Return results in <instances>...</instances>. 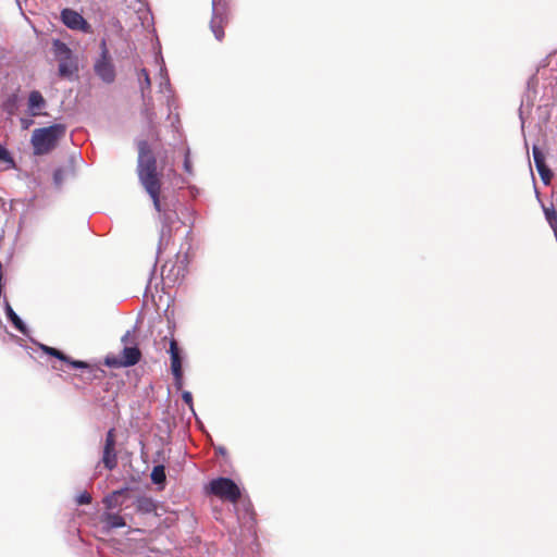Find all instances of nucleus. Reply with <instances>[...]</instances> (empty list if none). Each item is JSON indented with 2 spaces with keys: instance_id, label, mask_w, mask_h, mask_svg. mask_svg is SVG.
<instances>
[{
  "instance_id": "f257e3e1",
  "label": "nucleus",
  "mask_w": 557,
  "mask_h": 557,
  "mask_svg": "<svg viewBox=\"0 0 557 557\" xmlns=\"http://www.w3.org/2000/svg\"><path fill=\"white\" fill-rule=\"evenodd\" d=\"M138 165L137 172L139 181L152 199L154 209L158 212H162L161 200H160V188L161 182L160 176L157 173V162L152 156L147 141H140L138 145Z\"/></svg>"
},
{
  "instance_id": "f03ea898",
  "label": "nucleus",
  "mask_w": 557,
  "mask_h": 557,
  "mask_svg": "<svg viewBox=\"0 0 557 557\" xmlns=\"http://www.w3.org/2000/svg\"><path fill=\"white\" fill-rule=\"evenodd\" d=\"M65 126L53 124L48 127L36 128L32 135V145L37 156L46 154L54 149L58 141L64 136Z\"/></svg>"
},
{
  "instance_id": "7ed1b4c3",
  "label": "nucleus",
  "mask_w": 557,
  "mask_h": 557,
  "mask_svg": "<svg viewBox=\"0 0 557 557\" xmlns=\"http://www.w3.org/2000/svg\"><path fill=\"white\" fill-rule=\"evenodd\" d=\"M53 54L59 62L58 73L61 77L71 78L78 70L72 50L60 39L52 41Z\"/></svg>"
},
{
  "instance_id": "20e7f679",
  "label": "nucleus",
  "mask_w": 557,
  "mask_h": 557,
  "mask_svg": "<svg viewBox=\"0 0 557 557\" xmlns=\"http://www.w3.org/2000/svg\"><path fill=\"white\" fill-rule=\"evenodd\" d=\"M209 491L220 498L236 503L240 497L239 487L228 478H218L210 482Z\"/></svg>"
},
{
  "instance_id": "39448f33",
  "label": "nucleus",
  "mask_w": 557,
  "mask_h": 557,
  "mask_svg": "<svg viewBox=\"0 0 557 557\" xmlns=\"http://www.w3.org/2000/svg\"><path fill=\"white\" fill-rule=\"evenodd\" d=\"M100 58L95 62L94 70L96 75L104 83L111 84L115 79V67L110 58L106 41L101 42Z\"/></svg>"
},
{
  "instance_id": "423d86ee",
  "label": "nucleus",
  "mask_w": 557,
  "mask_h": 557,
  "mask_svg": "<svg viewBox=\"0 0 557 557\" xmlns=\"http://www.w3.org/2000/svg\"><path fill=\"white\" fill-rule=\"evenodd\" d=\"M153 329L158 333L153 338L154 346L158 348H178L170 322L159 320Z\"/></svg>"
},
{
  "instance_id": "0eeeda50",
  "label": "nucleus",
  "mask_w": 557,
  "mask_h": 557,
  "mask_svg": "<svg viewBox=\"0 0 557 557\" xmlns=\"http://www.w3.org/2000/svg\"><path fill=\"white\" fill-rule=\"evenodd\" d=\"M141 358V350H122L119 355H109L104 364L109 368L120 369L136 364Z\"/></svg>"
},
{
  "instance_id": "6e6552de",
  "label": "nucleus",
  "mask_w": 557,
  "mask_h": 557,
  "mask_svg": "<svg viewBox=\"0 0 557 557\" xmlns=\"http://www.w3.org/2000/svg\"><path fill=\"white\" fill-rule=\"evenodd\" d=\"M160 60H161L162 64L160 65V71H159V76H160L159 89H160V92L165 94L166 106L169 107V110H170L169 119L171 120L172 126L175 127V129H178L177 126L175 125L176 123L180 122L178 115L177 114L172 115V107L174 106V99H173L172 89H171V85H170V78L168 76L166 69L163 64V59L161 57H160ZM157 61H159V57H157Z\"/></svg>"
},
{
  "instance_id": "1a4fd4ad",
  "label": "nucleus",
  "mask_w": 557,
  "mask_h": 557,
  "mask_svg": "<svg viewBox=\"0 0 557 557\" xmlns=\"http://www.w3.org/2000/svg\"><path fill=\"white\" fill-rule=\"evenodd\" d=\"M137 79L141 91V97L145 102V115L149 123H152L156 114L152 109L151 97L147 94L150 90L151 81L146 69H140L137 73Z\"/></svg>"
},
{
  "instance_id": "9d476101",
  "label": "nucleus",
  "mask_w": 557,
  "mask_h": 557,
  "mask_svg": "<svg viewBox=\"0 0 557 557\" xmlns=\"http://www.w3.org/2000/svg\"><path fill=\"white\" fill-rule=\"evenodd\" d=\"M186 257L177 255L175 263L168 262L162 267V277L172 284L180 282L186 274Z\"/></svg>"
},
{
  "instance_id": "9b49d317",
  "label": "nucleus",
  "mask_w": 557,
  "mask_h": 557,
  "mask_svg": "<svg viewBox=\"0 0 557 557\" xmlns=\"http://www.w3.org/2000/svg\"><path fill=\"white\" fill-rule=\"evenodd\" d=\"M35 352H41L42 356L46 357L47 360L58 359L61 362L66 363L69 367L74 369H84L87 370L90 374H92L96 368L88 362L81 360H72L66 355L62 352V350H34Z\"/></svg>"
},
{
  "instance_id": "f8f14e48",
  "label": "nucleus",
  "mask_w": 557,
  "mask_h": 557,
  "mask_svg": "<svg viewBox=\"0 0 557 557\" xmlns=\"http://www.w3.org/2000/svg\"><path fill=\"white\" fill-rule=\"evenodd\" d=\"M61 21L70 29L81 30L84 33L90 32V25L87 21L78 12L72 9H63L61 11Z\"/></svg>"
},
{
  "instance_id": "ddd939ff",
  "label": "nucleus",
  "mask_w": 557,
  "mask_h": 557,
  "mask_svg": "<svg viewBox=\"0 0 557 557\" xmlns=\"http://www.w3.org/2000/svg\"><path fill=\"white\" fill-rule=\"evenodd\" d=\"M102 462L108 470H113L117 465L114 429H110L107 433L102 454Z\"/></svg>"
},
{
  "instance_id": "4468645a",
  "label": "nucleus",
  "mask_w": 557,
  "mask_h": 557,
  "mask_svg": "<svg viewBox=\"0 0 557 557\" xmlns=\"http://www.w3.org/2000/svg\"><path fill=\"white\" fill-rule=\"evenodd\" d=\"M47 108V101L38 90H33L28 95L27 99V112L29 116L36 117L47 115L45 112Z\"/></svg>"
},
{
  "instance_id": "2eb2a0df",
  "label": "nucleus",
  "mask_w": 557,
  "mask_h": 557,
  "mask_svg": "<svg viewBox=\"0 0 557 557\" xmlns=\"http://www.w3.org/2000/svg\"><path fill=\"white\" fill-rule=\"evenodd\" d=\"M221 0H212V10L213 16L210 23V27L214 37L220 41L224 37V32L222 28V24L224 22V17L220 12Z\"/></svg>"
},
{
  "instance_id": "dca6fc26",
  "label": "nucleus",
  "mask_w": 557,
  "mask_h": 557,
  "mask_svg": "<svg viewBox=\"0 0 557 557\" xmlns=\"http://www.w3.org/2000/svg\"><path fill=\"white\" fill-rule=\"evenodd\" d=\"M532 153H533V159H534V163H535V166L537 169V172L542 178V181L545 183V184H548L549 181H550V177H552V172L549 171V169L545 165V158H544V154L542 153V151L540 150L539 147L534 146L533 149H532Z\"/></svg>"
},
{
  "instance_id": "f3484780",
  "label": "nucleus",
  "mask_w": 557,
  "mask_h": 557,
  "mask_svg": "<svg viewBox=\"0 0 557 557\" xmlns=\"http://www.w3.org/2000/svg\"><path fill=\"white\" fill-rule=\"evenodd\" d=\"M137 326L133 331H127L122 336L123 348H138L140 345H148L144 339H137L136 336Z\"/></svg>"
},
{
  "instance_id": "a211bd4d",
  "label": "nucleus",
  "mask_w": 557,
  "mask_h": 557,
  "mask_svg": "<svg viewBox=\"0 0 557 557\" xmlns=\"http://www.w3.org/2000/svg\"><path fill=\"white\" fill-rule=\"evenodd\" d=\"M171 354V372L173 376H178V374H183V363L182 357L180 355L181 350H169Z\"/></svg>"
},
{
  "instance_id": "6ab92c4d",
  "label": "nucleus",
  "mask_w": 557,
  "mask_h": 557,
  "mask_svg": "<svg viewBox=\"0 0 557 557\" xmlns=\"http://www.w3.org/2000/svg\"><path fill=\"white\" fill-rule=\"evenodd\" d=\"M5 314L9 321L12 322V324L15 326L16 330L24 332L25 325L23 321L20 319V317L14 312L12 307L8 301H5Z\"/></svg>"
},
{
  "instance_id": "aec40b11",
  "label": "nucleus",
  "mask_w": 557,
  "mask_h": 557,
  "mask_svg": "<svg viewBox=\"0 0 557 557\" xmlns=\"http://www.w3.org/2000/svg\"><path fill=\"white\" fill-rule=\"evenodd\" d=\"M104 521L109 529H117L125 525L124 518L117 513H108L104 518Z\"/></svg>"
},
{
  "instance_id": "412c9836",
  "label": "nucleus",
  "mask_w": 557,
  "mask_h": 557,
  "mask_svg": "<svg viewBox=\"0 0 557 557\" xmlns=\"http://www.w3.org/2000/svg\"><path fill=\"white\" fill-rule=\"evenodd\" d=\"M151 480L156 484H161L165 481V470L163 466H156L151 472Z\"/></svg>"
},
{
  "instance_id": "4be33fe9",
  "label": "nucleus",
  "mask_w": 557,
  "mask_h": 557,
  "mask_svg": "<svg viewBox=\"0 0 557 557\" xmlns=\"http://www.w3.org/2000/svg\"><path fill=\"white\" fill-rule=\"evenodd\" d=\"M91 502V496L89 493L87 492H84L82 494H79L77 497H76V503L78 505H87V504H90Z\"/></svg>"
},
{
  "instance_id": "5701e85b",
  "label": "nucleus",
  "mask_w": 557,
  "mask_h": 557,
  "mask_svg": "<svg viewBox=\"0 0 557 557\" xmlns=\"http://www.w3.org/2000/svg\"><path fill=\"white\" fill-rule=\"evenodd\" d=\"M53 181L57 186H61L64 181V171L62 169H58L53 173Z\"/></svg>"
},
{
  "instance_id": "b1692460",
  "label": "nucleus",
  "mask_w": 557,
  "mask_h": 557,
  "mask_svg": "<svg viewBox=\"0 0 557 557\" xmlns=\"http://www.w3.org/2000/svg\"><path fill=\"white\" fill-rule=\"evenodd\" d=\"M182 398H183L184 403H185L186 405H188V407L190 408V410L194 412V407H193V395H191V393H190V392H188V391H184V392L182 393Z\"/></svg>"
},
{
  "instance_id": "393cba45",
  "label": "nucleus",
  "mask_w": 557,
  "mask_h": 557,
  "mask_svg": "<svg viewBox=\"0 0 557 557\" xmlns=\"http://www.w3.org/2000/svg\"><path fill=\"white\" fill-rule=\"evenodd\" d=\"M11 161L12 160L9 156L8 150L2 145H0V162H11Z\"/></svg>"
},
{
  "instance_id": "a878e982",
  "label": "nucleus",
  "mask_w": 557,
  "mask_h": 557,
  "mask_svg": "<svg viewBox=\"0 0 557 557\" xmlns=\"http://www.w3.org/2000/svg\"><path fill=\"white\" fill-rule=\"evenodd\" d=\"M20 123H21V127L23 129H28L34 124V121H33L32 116L30 117H21Z\"/></svg>"
},
{
  "instance_id": "bb28decb",
  "label": "nucleus",
  "mask_w": 557,
  "mask_h": 557,
  "mask_svg": "<svg viewBox=\"0 0 557 557\" xmlns=\"http://www.w3.org/2000/svg\"><path fill=\"white\" fill-rule=\"evenodd\" d=\"M170 231L163 226L162 230H161V234H160V242H159V250L161 249V246L164 244V242L166 240V237H168V233Z\"/></svg>"
},
{
  "instance_id": "cd10ccee",
  "label": "nucleus",
  "mask_w": 557,
  "mask_h": 557,
  "mask_svg": "<svg viewBox=\"0 0 557 557\" xmlns=\"http://www.w3.org/2000/svg\"><path fill=\"white\" fill-rule=\"evenodd\" d=\"M184 169L187 173L191 174V163L189 160V150L186 151L185 160H184Z\"/></svg>"
},
{
  "instance_id": "c85d7f7f",
  "label": "nucleus",
  "mask_w": 557,
  "mask_h": 557,
  "mask_svg": "<svg viewBox=\"0 0 557 557\" xmlns=\"http://www.w3.org/2000/svg\"><path fill=\"white\" fill-rule=\"evenodd\" d=\"M174 385L177 389H182L184 386L183 374H178V376H174Z\"/></svg>"
},
{
  "instance_id": "c756f323",
  "label": "nucleus",
  "mask_w": 557,
  "mask_h": 557,
  "mask_svg": "<svg viewBox=\"0 0 557 557\" xmlns=\"http://www.w3.org/2000/svg\"><path fill=\"white\" fill-rule=\"evenodd\" d=\"M122 493H123V491H116V492L113 493V496L121 495Z\"/></svg>"
},
{
  "instance_id": "7c9ffc66",
  "label": "nucleus",
  "mask_w": 557,
  "mask_h": 557,
  "mask_svg": "<svg viewBox=\"0 0 557 557\" xmlns=\"http://www.w3.org/2000/svg\"><path fill=\"white\" fill-rule=\"evenodd\" d=\"M38 348L45 349V348H50V347H49V346H47V345H39V347H38Z\"/></svg>"
}]
</instances>
